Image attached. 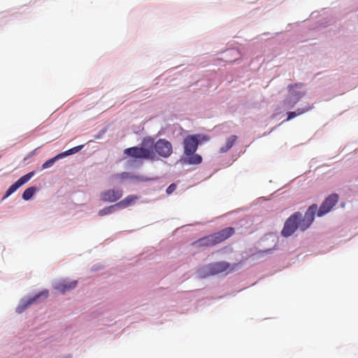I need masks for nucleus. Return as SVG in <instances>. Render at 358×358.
Returning <instances> with one entry per match:
<instances>
[{"mask_svg": "<svg viewBox=\"0 0 358 358\" xmlns=\"http://www.w3.org/2000/svg\"><path fill=\"white\" fill-rule=\"evenodd\" d=\"M116 208H118L117 206H115V204L103 208V209H101L98 214L99 216H105L107 215L112 214L114 213Z\"/></svg>", "mask_w": 358, "mask_h": 358, "instance_id": "6ab92c4d", "label": "nucleus"}, {"mask_svg": "<svg viewBox=\"0 0 358 358\" xmlns=\"http://www.w3.org/2000/svg\"><path fill=\"white\" fill-rule=\"evenodd\" d=\"M338 195L332 194L329 195L322 203L317 211V216L322 217L328 213L331 208L338 203Z\"/></svg>", "mask_w": 358, "mask_h": 358, "instance_id": "6e6552de", "label": "nucleus"}, {"mask_svg": "<svg viewBox=\"0 0 358 358\" xmlns=\"http://www.w3.org/2000/svg\"><path fill=\"white\" fill-rule=\"evenodd\" d=\"M77 285V281H66V280H62L60 282H58L55 284V288L59 291L62 293H64L67 291H70L72 289L75 288Z\"/></svg>", "mask_w": 358, "mask_h": 358, "instance_id": "ddd939ff", "label": "nucleus"}, {"mask_svg": "<svg viewBox=\"0 0 358 358\" xmlns=\"http://www.w3.org/2000/svg\"><path fill=\"white\" fill-rule=\"evenodd\" d=\"M317 210V206L316 204L311 205L306 212L304 217L302 218L301 216L300 220H298V228L301 231L307 229L313 223Z\"/></svg>", "mask_w": 358, "mask_h": 358, "instance_id": "39448f33", "label": "nucleus"}, {"mask_svg": "<svg viewBox=\"0 0 358 358\" xmlns=\"http://www.w3.org/2000/svg\"><path fill=\"white\" fill-rule=\"evenodd\" d=\"M237 138H238V137L236 135H232V136H229L227 139L226 144L224 146L220 148V152L225 153L228 150H229L233 147L234 143H236Z\"/></svg>", "mask_w": 358, "mask_h": 358, "instance_id": "f3484780", "label": "nucleus"}, {"mask_svg": "<svg viewBox=\"0 0 358 358\" xmlns=\"http://www.w3.org/2000/svg\"><path fill=\"white\" fill-rule=\"evenodd\" d=\"M301 217V213L296 212L287 220L281 232L283 236L288 237L294 234L298 228V220H300Z\"/></svg>", "mask_w": 358, "mask_h": 358, "instance_id": "423d86ee", "label": "nucleus"}, {"mask_svg": "<svg viewBox=\"0 0 358 358\" xmlns=\"http://www.w3.org/2000/svg\"><path fill=\"white\" fill-rule=\"evenodd\" d=\"M160 157L166 158L172 153V145L166 139H159L153 144V150Z\"/></svg>", "mask_w": 358, "mask_h": 358, "instance_id": "0eeeda50", "label": "nucleus"}, {"mask_svg": "<svg viewBox=\"0 0 358 358\" xmlns=\"http://www.w3.org/2000/svg\"><path fill=\"white\" fill-rule=\"evenodd\" d=\"M83 147H84L83 145H78V146L74 147L71 149H69V150H67L64 152L60 153V155H62V157L67 156V155H73V154H75V153L79 152Z\"/></svg>", "mask_w": 358, "mask_h": 358, "instance_id": "4be33fe9", "label": "nucleus"}, {"mask_svg": "<svg viewBox=\"0 0 358 358\" xmlns=\"http://www.w3.org/2000/svg\"><path fill=\"white\" fill-rule=\"evenodd\" d=\"M187 157L184 159L185 162L188 164L198 165L202 162V157L198 154H192L191 155H185Z\"/></svg>", "mask_w": 358, "mask_h": 358, "instance_id": "a211bd4d", "label": "nucleus"}, {"mask_svg": "<svg viewBox=\"0 0 358 358\" xmlns=\"http://www.w3.org/2000/svg\"><path fill=\"white\" fill-rule=\"evenodd\" d=\"M123 191L120 188L105 190L100 194V199L103 202L113 203L122 198Z\"/></svg>", "mask_w": 358, "mask_h": 358, "instance_id": "1a4fd4ad", "label": "nucleus"}, {"mask_svg": "<svg viewBox=\"0 0 358 358\" xmlns=\"http://www.w3.org/2000/svg\"><path fill=\"white\" fill-rule=\"evenodd\" d=\"M62 158V155L59 154L57 155V156H55V157H52L48 160H47L45 162H44L42 165V169H46L48 168H50L54 164L55 162L59 159Z\"/></svg>", "mask_w": 358, "mask_h": 358, "instance_id": "412c9836", "label": "nucleus"}, {"mask_svg": "<svg viewBox=\"0 0 358 358\" xmlns=\"http://www.w3.org/2000/svg\"><path fill=\"white\" fill-rule=\"evenodd\" d=\"M237 264H231L226 262H218L209 264L201 268L198 271L200 278H206L209 275H214L224 271H233L235 270Z\"/></svg>", "mask_w": 358, "mask_h": 358, "instance_id": "f03ea898", "label": "nucleus"}, {"mask_svg": "<svg viewBox=\"0 0 358 358\" xmlns=\"http://www.w3.org/2000/svg\"><path fill=\"white\" fill-rule=\"evenodd\" d=\"M41 296H43L45 299L47 298L48 296V291L43 290L31 298L22 301L17 308V312L19 313L23 312L28 306L35 303Z\"/></svg>", "mask_w": 358, "mask_h": 358, "instance_id": "f8f14e48", "label": "nucleus"}, {"mask_svg": "<svg viewBox=\"0 0 358 358\" xmlns=\"http://www.w3.org/2000/svg\"><path fill=\"white\" fill-rule=\"evenodd\" d=\"M176 188V185H175V184H171V185H170L167 187V189H166V193H167L168 194H171L172 192H173L175 191Z\"/></svg>", "mask_w": 358, "mask_h": 358, "instance_id": "b1692460", "label": "nucleus"}, {"mask_svg": "<svg viewBox=\"0 0 358 358\" xmlns=\"http://www.w3.org/2000/svg\"><path fill=\"white\" fill-rule=\"evenodd\" d=\"M310 109V107L307 106L304 108H297L295 112H296V115L298 116V115L305 113L306 112L308 111Z\"/></svg>", "mask_w": 358, "mask_h": 358, "instance_id": "5701e85b", "label": "nucleus"}, {"mask_svg": "<svg viewBox=\"0 0 358 358\" xmlns=\"http://www.w3.org/2000/svg\"><path fill=\"white\" fill-rule=\"evenodd\" d=\"M154 139L152 138H145L141 147L134 146L127 148L124 153L134 159H145L154 161L157 155L153 150Z\"/></svg>", "mask_w": 358, "mask_h": 358, "instance_id": "f257e3e1", "label": "nucleus"}, {"mask_svg": "<svg viewBox=\"0 0 358 358\" xmlns=\"http://www.w3.org/2000/svg\"><path fill=\"white\" fill-rule=\"evenodd\" d=\"M235 232V229L233 227H227L223 229L217 233L211 234L215 245L219 244L230 236H231Z\"/></svg>", "mask_w": 358, "mask_h": 358, "instance_id": "9b49d317", "label": "nucleus"}, {"mask_svg": "<svg viewBox=\"0 0 358 358\" xmlns=\"http://www.w3.org/2000/svg\"><path fill=\"white\" fill-rule=\"evenodd\" d=\"M138 199H139V196L131 194L125 197L122 201L116 203L115 206H117V207L120 208H125L133 206Z\"/></svg>", "mask_w": 358, "mask_h": 358, "instance_id": "4468645a", "label": "nucleus"}, {"mask_svg": "<svg viewBox=\"0 0 358 358\" xmlns=\"http://www.w3.org/2000/svg\"><path fill=\"white\" fill-rule=\"evenodd\" d=\"M240 54L237 50L233 49L224 52V57L222 59L227 63H232L239 58Z\"/></svg>", "mask_w": 358, "mask_h": 358, "instance_id": "dca6fc26", "label": "nucleus"}, {"mask_svg": "<svg viewBox=\"0 0 358 358\" xmlns=\"http://www.w3.org/2000/svg\"><path fill=\"white\" fill-rule=\"evenodd\" d=\"M34 175V172H29L27 174L23 176L20 179H18L15 183H13L9 188L7 189L5 196L2 198V199H5L14 193L20 187L27 183Z\"/></svg>", "mask_w": 358, "mask_h": 358, "instance_id": "9d476101", "label": "nucleus"}, {"mask_svg": "<svg viewBox=\"0 0 358 358\" xmlns=\"http://www.w3.org/2000/svg\"><path fill=\"white\" fill-rule=\"evenodd\" d=\"M36 189L34 187H31L26 189L22 194V199L25 201L30 199L34 194Z\"/></svg>", "mask_w": 358, "mask_h": 358, "instance_id": "aec40b11", "label": "nucleus"}, {"mask_svg": "<svg viewBox=\"0 0 358 358\" xmlns=\"http://www.w3.org/2000/svg\"><path fill=\"white\" fill-rule=\"evenodd\" d=\"M296 112H294V111H292V112H288L287 113V121H289L293 118H294L295 117H296Z\"/></svg>", "mask_w": 358, "mask_h": 358, "instance_id": "393cba45", "label": "nucleus"}, {"mask_svg": "<svg viewBox=\"0 0 358 358\" xmlns=\"http://www.w3.org/2000/svg\"><path fill=\"white\" fill-rule=\"evenodd\" d=\"M205 139L204 136L201 135H189L185 138L183 141L184 155H191L194 154L198 148L199 141Z\"/></svg>", "mask_w": 358, "mask_h": 358, "instance_id": "7ed1b4c3", "label": "nucleus"}, {"mask_svg": "<svg viewBox=\"0 0 358 358\" xmlns=\"http://www.w3.org/2000/svg\"><path fill=\"white\" fill-rule=\"evenodd\" d=\"M194 247H212L215 245L211 235L203 237L192 243Z\"/></svg>", "mask_w": 358, "mask_h": 358, "instance_id": "2eb2a0df", "label": "nucleus"}, {"mask_svg": "<svg viewBox=\"0 0 358 358\" xmlns=\"http://www.w3.org/2000/svg\"><path fill=\"white\" fill-rule=\"evenodd\" d=\"M303 87V83H298L294 84L289 85L287 88L289 92L290 99H287L285 103L289 107H293L304 95L305 92L297 91V89H300Z\"/></svg>", "mask_w": 358, "mask_h": 358, "instance_id": "20e7f679", "label": "nucleus"}]
</instances>
